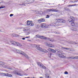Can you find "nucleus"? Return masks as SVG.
Here are the masks:
<instances>
[{"label": "nucleus", "mask_w": 78, "mask_h": 78, "mask_svg": "<svg viewBox=\"0 0 78 78\" xmlns=\"http://www.w3.org/2000/svg\"><path fill=\"white\" fill-rule=\"evenodd\" d=\"M33 46L34 47H37V50H38L39 51H42V52H44V53H47L48 52V51L47 50L40 48V45H36L34 44L33 45Z\"/></svg>", "instance_id": "obj_1"}, {"label": "nucleus", "mask_w": 78, "mask_h": 78, "mask_svg": "<svg viewBox=\"0 0 78 78\" xmlns=\"http://www.w3.org/2000/svg\"><path fill=\"white\" fill-rule=\"evenodd\" d=\"M74 20H75V18H74V17L73 16H71L69 19L68 20V21L69 22H72V23L71 24L72 26H75Z\"/></svg>", "instance_id": "obj_2"}, {"label": "nucleus", "mask_w": 78, "mask_h": 78, "mask_svg": "<svg viewBox=\"0 0 78 78\" xmlns=\"http://www.w3.org/2000/svg\"><path fill=\"white\" fill-rule=\"evenodd\" d=\"M0 74L1 75H3V76H9V77H12V74H10L8 73H1Z\"/></svg>", "instance_id": "obj_3"}, {"label": "nucleus", "mask_w": 78, "mask_h": 78, "mask_svg": "<svg viewBox=\"0 0 78 78\" xmlns=\"http://www.w3.org/2000/svg\"><path fill=\"white\" fill-rule=\"evenodd\" d=\"M57 55H58L60 58H66V56L63 55L61 52H58Z\"/></svg>", "instance_id": "obj_4"}, {"label": "nucleus", "mask_w": 78, "mask_h": 78, "mask_svg": "<svg viewBox=\"0 0 78 78\" xmlns=\"http://www.w3.org/2000/svg\"><path fill=\"white\" fill-rule=\"evenodd\" d=\"M37 64L39 67H41V68H42V69H46V67L44 66V65L40 62H37Z\"/></svg>", "instance_id": "obj_5"}, {"label": "nucleus", "mask_w": 78, "mask_h": 78, "mask_svg": "<svg viewBox=\"0 0 78 78\" xmlns=\"http://www.w3.org/2000/svg\"><path fill=\"white\" fill-rule=\"evenodd\" d=\"M35 37H37L38 38H40V39H46L47 37H44L43 36L39 35H36Z\"/></svg>", "instance_id": "obj_6"}, {"label": "nucleus", "mask_w": 78, "mask_h": 78, "mask_svg": "<svg viewBox=\"0 0 78 78\" xmlns=\"http://www.w3.org/2000/svg\"><path fill=\"white\" fill-rule=\"evenodd\" d=\"M15 52L16 53H18L19 54H20V55H23L24 53L22 51L20 50H15Z\"/></svg>", "instance_id": "obj_7"}, {"label": "nucleus", "mask_w": 78, "mask_h": 78, "mask_svg": "<svg viewBox=\"0 0 78 78\" xmlns=\"http://www.w3.org/2000/svg\"><path fill=\"white\" fill-rule=\"evenodd\" d=\"M46 46H48V47H51L52 48H53L55 47V45L53 44H50L47 43H45Z\"/></svg>", "instance_id": "obj_8"}, {"label": "nucleus", "mask_w": 78, "mask_h": 78, "mask_svg": "<svg viewBox=\"0 0 78 78\" xmlns=\"http://www.w3.org/2000/svg\"><path fill=\"white\" fill-rule=\"evenodd\" d=\"M56 22H61V23H65L66 22V21L65 20L61 19H58V20H56Z\"/></svg>", "instance_id": "obj_9"}, {"label": "nucleus", "mask_w": 78, "mask_h": 78, "mask_svg": "<svg viewBox=\"0 0 78 78\" xmlns=\"http://www.w3.org/2000/svg\"><path fill=\"white\" fill-rule=\"evenodd\" d=\"M27 25H30V26H33V25H34L33 23L31 21H27Z\"/></svg>", "instance_id": "obj_10"}, {"label": "nucleus", "mask_w": 78, "mask_h": 78, "mask_svg": "<svg viewBox=\"0 0 78 78\" xmlns=\"http://www.w3.org/2000/svg\"><path fill=\"white\" fill-rule=\"evenodd\" d=\"M35 13L38 14H42L43 12L42 11H39L38 10H35Z\"/></svg>", "instance_id": "obj_11"}, {"label": "nucleus", "mask_w": 78, "mask_h": 78, "mask_svg": "<svg viewBox=\"0 0 78 78\" xmlns=\"http://www.w3.org/2000/svg\"><path fill=\"white\" fill-rule=\"evenodd\" d=\"M41 27L43 28H46L47 27V24L44 23H42L41 25Z\"/></svg>", "instance_id": "obj_12"}, {"label": "nucleus", "mask_w": 78, "mask_h": 78, "mask_svg": "<svg viewBox=\"0 0 78 78\" xmlns=\"http://www.w3.org/2000/svg\"><path fill=\"white\" fill-rule=\"evenodd\" d=\"M38 22H45V20H44V19L43 18H41L40 20H38Z\"/></svg>", "instance_id": "obj_13"}, {"label": "nucleus", "mask_w": 78, "mask_h": 78, "mask_svg": "<svg viewBox=\"0 0 78 78\" xmlns=\"http://www.w3.org/2000/svg\"><path fill=\"white\" fill-rule=\"evenodd\" d=\"M16 46H18V47H21L22 46V44L19 43H16Z\"/></svg>", "instance_id": "obj_14"}, {"label": "nucleus", "mask_w": 78, "mask_h": 78, "mask_svg": "<svg viewBox=\"0 0 78 78\" xmlns=\"http://www.w3.org/2000/svg\"><path fill=\"white\" fill-rule=\"evenodd\" d=\"M50 11H52V12H57L56 10H47L45 12L46 13H48V12H50Z\"/></svg>", "instance_id": "obj_15"}, {"label": "nucleus", "mask_w": 78, "mask_h": 78, "mask_svg": "<svg viewBox=\"0 0 78 78\" xmlns=\"http://www.w3.org/2000/svg\"><path fill=\"white\" fill-rule=\"evenodd\" d=\"M10 42L11 44H12V45H16L17 42L12 41H11Z\"/></svg>", "instance_id": "obj_16"}, {"label": "nucleus", "mask_w": 78, "mask_h": 78, "mask_svg": "<svg viewBox=\"0 0 78 78\" xmlns=\"http://www.w3.org/2000/svg\"><path fill=\"white\" fill-rule=\"evenodd\" d=\"M19 5L21 6H25L26 3H25L21 2L19 4Z\"/></svg>", "instance_id": "obj_17"}, {"label": "nucleus", "mask_w": 78, "mask_h": 78, "mask_svg": "<svg viewBox=\"0 0 78 78\" xmlns=\"http://www.w3.org/2000/svg\"><path fill=\"white\" fill-rule=\"evenodd\" d=\"M12 36L13 37H19V35L17 34H12Z\"/></svg>", "instance_id": "obj_18"}, {"label": "nucleus", "mask_w": 78, "mask_h": 78, "mask_svg": "<svg viewBox=\"0 0 78 78\" xmlns=\"http://www.w3.org/2000/svg\"><path fill=\"white\" fill-rule=\"evenodd\" d=\"M23 55H22L23 56H24L26 58H29V57H28V55H27L26 54L24 53V52H23Z\"/></svg>", "instance_id": "obj_19"}, {"label": "nucleus", "mask_w": 78, "mask_h": 78, "mask_svg": "<svg viewBox=\"0 0 78 78\" xmlns=\"http://www.w3.org/2000/svg\"><path fill=\"white\" fill-rule=\"evenodd\" d=\"M15 73L16 75H19V76H23V74H22V73H20L19 72H18L16 73Z\"/></svg>", "instance_id": "obj_20"}, {"label": "nucleus", "mask_w": 78, "mask_h": 78, "mask_svg": "<svg viewBox=\"0 0 78 78\" xmlns=\"http://www.w3.org/2000/svg\"><path fill=\"white\" fill-rule=\"evenodd\" d=\"M5 63L0 61V65H1L2 66H3L4 67H5Z\"/></svg>", "instance_id": "obj_21"}, {"label": "nucleus", "mask_w": 78, "mask_h": 78, "mask_svg": "<svg viewBox=\"0 0 78 78\" xmlns=\"http://www.w3.org/2000/svg\"><path fill=\"white\" fill-rule=\"evenodd\" d=\"M68 59H75V57H69L68 58Z\"/></svg>", "instance_id": "obj_22"}, {"label": "nucleus", "mask_w": 78, "mask_h": 78, "mask_svg": "<svg viewBox=\"0 0 78 78\" xmlns=\"http://www.w3.org/2000/svg\"><path fill=\"white\" fill-rule=\"evenodd\" d=\"M76 6V5L75 4V5H68V6L69 7V6Z\"/></svg>", "instance_id": "obj_23"}, {"label": "nucleus", "mask_w": 78, "mask_h": 78, "mask_svg": "<svg viewBox=\"0 0 78 78\" xmlns=\"http://www.w3.org/2000/svg\"><path fill=\"white\" fill-rule=\"evenodd\" d=\"M75 2H78V1H77V0L71 1H70V2H71L72 3H75Z\"/></svg>", "instance_id": "obj_24"}, {"label": "nucleus", "mask_w": 78, "mask_h": 78, "mask_svg": "<svg viewBox=\"0 0 78 78\" xmlns=\"http://www.w3.org/2000/svg\"><path fill=\"white\" fill-rule=\"evenodd\" d=\"M31 33V31H30V30H29L28 31V32L27 33V34L28 35L29 34H30Z\"/></svg>", "instance_id": "obj_25"}, {"label": "nucleus", "mask_w": 78, "mask_h": 78, "mask_svg": "<svg viewBox=\"0 0 78 78\" xmlns=\"http://www.w3.org/2000/svg\"><path fill=\"white\" fill-rule=\"evenodd\" d=\"M5 8V6H2L1 7H0V9H2V8Z\"/></svg>", "instance_id": "obj_26"}, {"label": "nucleus", "mask_w": 78, "mask_h": 78, "mask_svg": "<svg viewBox=\"0 0 78 78\" xmlns=\"http://www.w3.org/2000/svg\"><path fill=\"white\" fill-rule=\"evenodd\" d=\"M51 52H53V53H55V52H56V51L54 49H52Z\"/></svg>", "instance_id": "obj_27"}, {"label": "nucleus", "mask_w": 78, "mask_h": 78, "mask_svg": "<svg viewBox=\"0 0 78 78\" xmlns=\"http://www.w3.org/2000/svg\"><path fill=\"white\" fill-rule=\"evenodd\" d=\"M73 31H77V29L76 28H74L72 29Z\"/></svg>", "instance_id": "obj_28"}, {"label": "nucleus", "mask_w": 78, "mask_h": 78, "mask_svg": "<svg viewBox=\"0 0 78 78\" xmlns=\"http://www.w3.org/2000/svg\"><path fill=\"white\" fill-rule=\"evenodd\" d=\"M57 23H56L55 24H51V26H56L55 25H57Z\"/></svg>", "instance_id": "obj_29"}, {"label": "nucleus", "mask_w": 78, "mask_h": 78, "mask_svg": "<svg viewBox=\"0 0 78 78\" xmlns=\"http://www.w3.org/2000/svg\"><path fill=\"white\" fill-rule=\"evenodd\" d=\"M48 51H51L52 50V49H50V48H49L48 49Z\"/></svg>", "instance_id": "obj_30"}, {"label": "nucleus", "mask_w": 78, "mask_h": 78, "mask_svg": "<svg viewBox=\"0 0 78 78\" xmlns=\"http://www.w3.org/2000/svg\"><path fill=\"white\" fill-rule=\"evenodd\" d=\"M78 59V56L74 57V59Z\"/></svg>", "instance_id": "obj_31"}, {"label": "nucleus", "mask_w": 78, "mask_h": 78, "mask_svg": "<svg viewBox=\"0 0 78 78\" xmlns=\"http://www.w3.org/2000/svg\"><path fill=\"white\" fill-rule=\"evenodd\" d=\"M62 48L64 49V50H67L69 49L68 48H63V47H62Z\"/></svg>", "instance_id": "obj_32"}, {"label": "nucleus", "mask_w": 78, "mask_h": 78, "mask_svg": "<svg viewBox=\"0 0 78 78\" xmlns=\"http://www.w3.org/2000/svg\"><path fill=\"white\" fill-rule=\"evenodd\" d=\"M64 74L66 75H67V74H68V73L67 71H66L65 72Z\"/></svg>", "instance_id": "obj_33"}, {"label": "nucleus", "mask_w": 78, "mask_h": 78, "mask_svg": "<svg viewBox=\"0 0 78 78\" xmlns=\"http://www.w3.org/2000/svg\"><path fill=\"white\" fill-rule=\"evenodd\" d=\"M49 17H50V16H49L48 15H47L46 16V18H49Z\"/></svg>", "instance_id": "obj_34"}, {"label": "nucleus", "mask_w": 78, "mask_h": 78, "mask_svg": "<svg viewBox=\"0 0 78 78\" xmlns=\"http://www.w3.org/2000/svg\"><path fill=\"white\" fill-rule=\"evenodd\" d=\"M28 1L30 2H31V1H33V2H34V0H27Z\"/></svg>", "instance_id": "obj_35"}, {"label": "nucleus", "mask_w": 78, "mask_h": 78, "mask_svg": "<svg viewBox=\"0 0 78 78\" xmlns=\"http://www.w3.org/2000/svg\"><path fill=\"white\" fill-rule=\"evenodd\" d=\"M14 16V15L12 14H11L10 15V17H12V16Z\"/></svg>", "instance_id": "obj_36"}, {"label": "nucleus", "mask_w": 78, "mask_h": 78, "mask_svg": "<svg viewBox=\"0 0 78 78\" xmlns=\"http://www.w3.org/2000/svg\"><path fill=\"white\" fill-rule=\"evenodd\" d=\"M30 36H29V37H25V38H30Z\"/></svg>", "instance_id": "obj_37"}, {"label": "nucleus", "mask_w": 78, "mask_h": 78, "mask_svg": "<svg viewBox=\"0 0 78 78\" xmlns=\"http://www.w3.org/2000/svg\"><path fill=\"white\" fill-rule=\"evenodd\" d=\"M25 38H22V40H25Z\"/></svg>", "instance_id": "obj_38"}, {"label": "nucleus", "mask_w": 78, "mask_h": 78, "mask_svg": "<svg viewBox=\"0 0 78 78\" xmlns=\"http://www.w3.org/2000/svg\"><path fill=\"white\" fill-rule=\"evenodd\" d=\"M40 78H44V77H40Z\"/></svg>", "instance_id": "obj_39"}, {"label": "nucleus", "mask_w": 78, "mask_h": 78, "mask_svg": "<svg viewBox=\"0 0 78 78\" xmlns=\"http://www.w3.org/2000/svg\"><path fill=\"white\" fill-rule=\"evenodd\" d=\"M0 32H2V30H0Z\"/></svg>", "instance_id": "obj_40"}, {"label": "nucleus", "mask_w": 78, "mask_h": 78, "mask_svg": "<svg viewBox=\"0 0 78 78\" xmlns=\"http://www.w3.org/2000/svg\"><path fill=\"white\" fill-rule=\"evenodd\" d=\"M48 10H51V9H48Z\"/></svg>", "instance_id": "obj_41"}, {"label": "nucleus", "mask_w": 78, "mask_h": 78, "mask_svg": "<svg viewBox=\"0 0 78 78\" xmlns=\"http://www.w3.org/2000/svg\"><path fill=\"white\" fill-rule=\"evenodd\" d=\"M49 55H51V54H49Z\"/></svg>", "instance_id": "obj_42"}, {"label": "nucleus", "mask_w": 78, "mask_h": 78, "mask_svg": "<svg viewBox=\"0 0 78 78\" xmlns=\"http://www.w3.org/2000/svg\"><path fill=\"white\" fill-rule=\"evenodd\" d=\"M50 41H51V40H50Z\"/></svg>", "instance_id": "obj_43"}, {"label": "nucleus", "mask_w": 78, "mask_h": 78, "mask_svg": "<svg viewBox=\"0 0 78 78\" xmlns=\"http://www.w3.org/2000/svg\"><path fill=\"white\" fill-rule=\"evenodd\" d=\"M30 3H32V2H30Z\"/></svg>", "instance_id": "obj_44"}, {"label": "nucleus", "mask_w": 78, "mask_h": 78, "mask_svg": "<svg viewBox=\"0 0 78 78\" xmlns=\"http://www.w3.org/2000/svg\"><path fill=\"white\" fill-rule=\"evenodd\" d=\"M77 1V2H78V0Z\"/></svg>", "instance_id": "obj_45"}]
</instances>
